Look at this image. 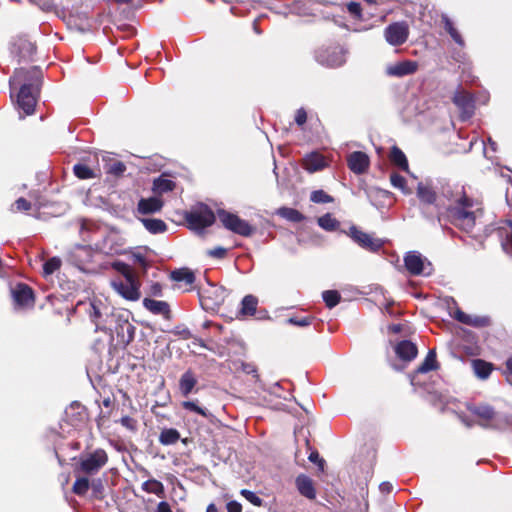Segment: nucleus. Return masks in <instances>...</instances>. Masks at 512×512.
<instances>
[{"instance_id":"c756f323","label":"nucleus","mask_w":512,"mask_h":512,"mask_svg":"<svg viewBox=\"0 0 512 512\" xmlns=\"http://www.w3.org/2000/svg\"><path fill=\"white\" fill-rule=\"evenodd\" d=\"M472 367L476 376L480 379H487L493 370L491 363L481 359L472 361Z\"/></svg>"},{"instance_id":"49530a36","label":"nucleus","mask_w":512,"mask_h":512,"mask_svg":"<svg viewBox=\"0 0 512 512\" xmlns=\"http://www.w3.org/2000/svg\"><path fill=\"white\" fill-rule=\"evenodd\" d=\"M182 407L186 410H189V411H192V412H195L203 417H208L210 415V413L208 412V410H206L205 408H202L200 406L197 405L196 402L194 401H184L182 403Z\"/></svg>"},{"instance_id":"de8ad7c7","label":"nucleus","mask_w":512,"mask_h":512,"mask_svg":"<svg viewBox=\"0 0 512 512\" xmlns=\"http://www.w3.org/2000/svg\"><path fill=\"white\" fill-rule=\"evenodd\" d=\"M310 200L314 203H330L333 199L323 190H315L311 193Z\"/></svg>"},{"instance_id":"6ab92c4d","label":"nucleus","mask_w":512,"mask_h":512,"mask_svg":"<svg viewBox=\"0 0 512 512\" xmlns=\"http://www.w3.org/2000/svg\"><path fill=\"white\" fill-rule=\"evenodd\" d=\"M348 167L356 174L364 173L369 166L368 156L361 151H355L348 156Z\"/></svg>"},{"instance_id":"5701e85b","label":"nucleus","mask_w":512,"mask_h":512,"mask_svg":"<svg viewBox=\"0 0 512 512\" xmlns=\"http://www.w3.org/2000/svg\"><path fill=\"white\" fill-rule=\"evenodd\" d=\"M395 353L400 359L404 361H411L417 356L418 349L413 342L403 340L395 346Z\"/></svg>"},{"instance_id":"bf43d9fd","label":"nucleus","mask_w":512,"mask_h":512,"mask_svg":"<svg viewBox=\"0 0 512 512\" xmlns=\"http://www.w3.org/2000/svg\"><path fill=\"white\" fill-rule=\"evenodd\" d=\"M162 285L158 282L156 283H153L150 287H149V294L151 296H156V297H161L162 296Z\"/></svg>"},{"instance_id":"0e129e2a","label":"nucleus","mask_w":512,"mask_h":512,"mask_svg":"<svg viewBox=\"0 0 512 512\" xmlns=\"http://www.w3.org/2000/svg\"><path fill=\"white\" fill-rule=\"evenodd\" d=\"M90 486L92 487L93 489V492L97 495V494H100L103 490V484H102V481L101 479H96V480H93L90 484Z\"/></svg>"},{"instance_id":"680f3d73","label":"nucleus","mask_w":512,"mask_h":512,"mask_svg":"<svg viewBox=\"0 0 512 512\" xmlns=\"http://www.w3.org/2000/svg\"><path fill=\"white\" fill-rule=\"evenodd\" d=\"M242 370L246 374H252L257 377V369H256L255 365H253L251 363H243Z\"/></svg>"},{"instance_id":"774afa93","label":"nucleus","mask_w":512,"mask_h":512,"mask_svg":"<svg viewBox=\"0 0 512 512\" xmlns=\"http://www.w3.org/2000/svg\"><path fill=\"white\" fill-rule=\"evenodd\" d=\"M504 374L508 379L512 378V357L508 358L505 363Z\"/></svg>"},{"instance_id":"4c0bfd02","label":"nucleus","mask_w":512,"mask_h":512,"mask_svg":"<svg viewBox=\"0 0 512 512\" xmlns=\"http://www.w3.org/2000/svg\"><path fill=\"white\" fill-rule=\"evenodd\" d=\"M277 214L282 218L295 223L301 222L304 219V216L298 210L288 207L279 208L277 210Z\"/></svg>"},{"instance_id":"c85d7f7f","label":"nucleus","mask_w":512,"mask_h":512,"mask_svg":"<svg viewBox=\"0 0 512 512\" xmlns=\"http://www.w3.org/2000/svg\"><path fill=\"white\" fill-rule=\"evenodd\" d=\"M502 239L503 250L512 256V219L505 221V226L499 229Z\"/></svg>"},{"instance_id":"c03bdc74","label":"nucleus","mask_w":512,"mask_h":512,"mask_svg":"<svg viewBox=\"0 0 512 512\" xmlns=\"http://www.w3.org/2000/svg\"><path fill=\"white\" fill-rule=\"evenodd\" d=\"M95 229V225L92 222H89L87 220H81L80 221V235L84 242L91 241L90 234Z\"/></svg>"},{"instance_id":"1a4fd4ad","label":"nucleus","mask_w":512,"mask_h":512,"mask_svg":"<svg viewBox=\"0 0 512 512\" xmlns=\"http://www.w3.org/2000/svg\"><path fill=\"white\" fill-rule=\"evenodd\" d=\"M453 103L460 111V118L467 120L471 118L475 111V100L471 93L468 91L458 88L452 98Z\"/></svg>"},{"instance_id":"09e8293b","label":"nucleus","mask_w":512,"mask_h":512,"mask_svg":"<svg viewBox=\"0 0 512 512\" xmlns=\"http://www.w3.org/2000/svg\"><path fill=\"white\" fill-rule=\"evenodd\" d=\"M313 317L311 316H305V317H289L287 320H286V323L290 324V325H294V326H299V327H306V326H309L311 325L312 321H313Z\"/></svg>"},{"instance_id":"13d9d810","label":"nucleus","mask_w":512,"mask_h":512,"mask_svg":"<svg viewBox=\"0 0 512 512\" xmlns=\"http://www.w3.org/2000/svg\"><path fill=\"white\" fill-rule=\"evenodd\" d=\"M120 423L122 424V426L130 429V430H135L136 429V421L129 417V416H124L120 419Z\"/></svg>"},{"instance_id":"338daca9","label":"nucleus","mask_w":512,"mask_h":512,"mask_svg":"<svg viewBox=\"0 0 512 512\" xmlns=\"http://www.w3.org/2000/svg\"><path fill=\"white\" fill-rule=\"evenodd\" d=\"M121 329L122 331H126L128 336H129V339H132L133 338V335H134V327L128 322V321H125L123 325H121Z\"/></svg>"},{"instance_id":"a211bd4d","label":"nucleus","mask_w":512,"mask_h":512,"mask_svg":"<svg viewBox=\"0 0 512 512\" xmlns=\"http://www.w3.org/2000/svg\"><path fill=\"white\" fill-rule=\"evenodd\" d=\"M143 306L154 315H161L167 320L171 318L170 306L166 301L154 300L147 297L143 299Z\"/></svg>"},{"instance_id":"f8f14e48","label":"nucleus","mask_w":512,"mask_h":512,"mask_svg":"<svg viewBox=\"0 0 512 512\" xmlns=\"http://www.w3.org/2000/svg\"><path fill=\"white\" fill-rule=\"evenodd\" d=\"M14 305L18 308H30L34 305L33 290L26 284H18L11 290Z\"/></svg>"},{"instance_id":"a18cd8bd","label":"nucleus","mask_w":512,"mask_h":512,"mask_svg":"<svg viewBox=\"0 0 512 512\" xmlns=\"http://www.w3.org/2000/svg\"><path fill=\"white\" fill-rule=\"evenodd\" d=\"M61 266V261L57 257L50 258L43 265V272L45 276H49L57 271Z\"/></svg>"},{"instance_id":"72a5a7b5","label":"nucleus","mask_w":512,"mask_h":512,"mask_svg":"<svg viewBox=\"0 0 512 512\" xmlns=\"http://www.w3.org/2000/svg\"><path fill=\"white\" fill-rule=\"evenodd\" d=\"M144 227L152 234L163 233L167 229V225L164 221L154 218L142 219Z\"/></svg>"},{"instance_id":"393cba45","label":"nucleus","mask_w":512,"mask_h":512,"mask_svg":"<svg viewBox=\"0 0 512 512\" xmlns=\"http://www.w3.org/2000/svg\"><path fill=\"white\" fill-rule=\"evenodd\" d=\"M91 258L92 249L89 245H76L71 253V259L78 267H82V265L89 263Z\"/></svg>"},{"instance_id":"aec40b11","label":"nucleus","mask_w":512,"mask_h":512,"mask_svg":"<svg viewBox=\"0 0 512 512\" xmlns=\"http://www.w3.org/2000/svg\"><path fill=\"white\" fill-rule=\"evenodd\" d=\"M437 369V361H436V353L434 350H430L423 362L417 368V370L410 376V382L413 386L417 385L419 382L417 377L419 374H424L429 371Z\"/></svg>"},{"instance_id":"423d86ee","label":"nucleus","mask_w":512,"mask_h":512,"mask_svg":"<svg viewBox=\"0 0 512 512\" xmlns=\"http://www.w3.org/2000/svg\"><path fill=\"white\" fill-rule=\"evenodd\" d=\"M217 216L227 230L238 235L249 237L255 230L247 221L226 210L218 209Z\"/></svg>"},{"instance_id":"4be33fe9","label":"nucleus","mask_w":512,"mask_h":512,"mask_svg":"<svg viewBox=\"0 0 512 512\" xmlns=\"http://www.w3.org/2000/svg\"><path fill=\"white\" fill-rule=\"evenodd\" d=\"M176 183L171 179L167 173H162L159 177L153 180L152 191L154 194L161 196L164 193L173 191Z\"/></svg>"},{"instance_id":"2eb2a0df","label":"nucleus","mask_w":512,"mask_h":512,"mask_svg":"<svg viewBox=\"0 0 512 512\" xmlns=\"http://www.w3.org/2000/svg\"><path fill=\"white\" fill-rule=\"evenodd\" d=\"M417 197L423 205H434L438 213L442 212L445 205L438 201L437 194L429 183L420 182L417 185Z\"/></svg>"},{"instance_id":"473e14b6","label":"nucleus","mask_w":512,"mask_h":512,"mask_svg":"<svg viewBox=\"0 0 512 512\" xmlns=\"http://www.w3.org/2000/svg\"><path fill=\"white\" fill-rule=\"evenodd\" d=\"M442 21L444 24L445 31L451 36V38L455 41L456 44H458L460 47H464L465 42L462 38L459 31L454 27L452 21L447 15L442 16Z\"/></svg>"},{"instance_id":"39448f33","label":"nucleus","mask_w":512,"mask_h":512,"mask_svg":"<svg viewBox=\"0 0 512 512\" xmlns=\"http://www.w3.org/2000/svg\"><path fill=\"white\" fill-rule=\"evenodd\" d=\"M108 463V454L102 448L84 452L79 456L74 472L86 476L97 474Z\"/></svg>"},{"instance_id":"f257e3e1","label":"nucleus","mask_w":512,"mask_h":512,"mask_svg":"<svg viewBox=\"0 0 512 512\" xmlns=\"http://www.w3.org/2000/svg\"><path fill=\"white\" fill-rule=\"evenodd\" d=\"M41 79L42 71L36 66L16 69L10 78V87H19L17 105L24 115H31L35 111Z\"/></svg>"},{"instance_id":"ddd939ff","label":"nucleus","mask_w":512,"mask_h":512,"mask_svg":"<svg viewBox=\"0 0 512 512\" xmlns=\"http://www.w3.org/2000/svg\"><path fill=\"white\" fill-rule=\"evenodd\" d=\"M349 235L359 246L372 252L379 250L383 245L380 239L373 238L355 226L350 228Z\"/></svg>"},{"instance_id":"3c124183","label":"nucleus","mask_w":512,"mask_h":512,"mask_svg":"<svg viewBox=\"0 0 512 512\" xmlns=\"http://www.w3.org/2000/svg\"><path fill=\"white\" fill-rule=\"evenodd\" d=\"M132 259L135 263L139 264L144 270H146L149 266V262L146 258V255L140 250L132 252Z\"/></svg>"},{"instance_id":"ea45409f","label":"nucleus","mask_w":512,"mask_h":512,"mask_svg":"<svg viewBox=\"0 0 512 512\" xmlns=\"http://www.w3.org/2000/svg\"><path fill=\"white\" fill-rule=\"evenodd\" d=\"M390 182L394 188L399 189L403 194L410 195L412 193V191L407 187L406 179L403 176L397 173H392L390 175Z\"/></svg>"},{"instance_id":"c9c22d12","label":"nucleus","mask_w":512,"mask_h":512,"mask_svg":"<svg viewBox=\"0 0 512 512\" xmlns=\"http://www.w3.org/2000/svg\"><path fill=\"white\" fill-rule=\"evenodd\" d=\"M141 488L146 493L155 494L159 497L164 496V485L156 479H149L145 481Z\"/></svg>"},{"instance_id":"7c9ffc66","label":"nucleus","mask_w":512,"mask_h":512,"mask_svg":"<svg viewBox=\"0 0 512 512\" xmlns=\"http://www.w3.org/2000/svg\"><path fill=\"white\" fill-rule=\"evenodd\" d=\"M171 279L175 282H184L191 285L195 281L194 273L188 268H180L171 272Z\"/></svg>"},{"instance_id":"a878e982","label":"nucleus","mask_w":512,"mask_h":512,"mask_svg":"<svg viewBox=\"0 0 512 512\" xmlns=\"http://www.w3.org/2000/svg\"><path fill=\"white\" fill-rule=\"evenodd\" d=\"M115 235L109 234L106 236L101 243H96L95 247L98 251L107 254V255H113V254H119L122 251V248L120 245H117L115 242Z\"/></svg>"},{"instance_id":"2f4dec72","label":"nucleus","mask_w":512,"mask_h":512,"mask_svg":"<svg viewBox=\"0 0 512 512\" xmlns=\"http://www.w3.org/2000/svg\"><path fill=\"white\" fill-rule=\"evenodd\" d=\"M258 299L253 295H246L241 301L240 314L243 316H253L256 312Z\"/></svg>"},{"instance_id":"b1692460","label":"nucleus","mask_w":512,"mask_h":512,"mask_svg":"<svg viewBox=\"0 0 512 512\" xmlns=\"http://www.w3.org/2000/svg\"><path fill=\"white\" fill-rule=\"evenodd\" d=\"M295 484H296V487H297L299 493L302 496H304L308 499H311V500L316 497L314 483L310 477H308L304 474H301V475L297 476V478L295 480Z\"/></svg>"},{"instance_id":"20e7f679","label":"nucleus","mask_w":512,"mask_h":512,"mask_svg":"<svg viewBox=\"0 0 512 512\" xmlns=\"http://www.w3.org/2000/svg\"><path fill=\"white\" fill-rule=\"evenodd\" d=\"M468 410L477 418L476 424L484 429L504 430L510 425L509 417L489 404L470 405Z\"/></svg>"},{"instance_id":"79ce46f5","label":"nucleus","mask_w":512,"mask_h":512,"mask_svg":"<svg viewBox=\"0 0 512 512\" xmlns=\"http://www.w3.org/2000/svg\"><path fill=\"white\" fill-rule=\"evenodd\" d=\"M73 170H74V174L79 179H91V178L96 177L94 170H92L87 165L82 164V163L74 165Z\"/></svg>"},{"instance_id":"052dcab7","label":"nucleus","mask_w":512,"mask_h":512,"mask_svg":"<svg viewBox=\"0 0 512 512\" xmlns=\"http://www.w3.org/2000/svg\"><path fill=\"white\" fill-rule=\"evenodd\" d=\"M228 512H242V506L237 501H230L227 503Z\"/></svg>"},{"instance_id":"a19ab883","label":"nucleus","mask_w":512,"mask_h":512,"mask_svg":"<svg viewBox=\"0 0 512 512\" xmlns=\"http://www.w3.org/2000/svg\"><path fill=\"white\" fill-rule=\"evenodd\" d=\"M318 225L326 231H334L338 228L339 222L327 213L318 219Z\"/></svg>"},{"instance_id":"f3484780","label":"nucleus","mask_w":512,"mask_h":512,"mask_svg":"<svg viewBox=\"0 0 512 512\" xmlns=\"http://www.w3.org/2000/svg\"><path fill=\"white\" fill-rule=\"evenodd\" d=\"M88 313L97 330L106 328L107 320L104 319V316L108 317L107 307H105L100 300H94L90 303Z\"/></svg>"},{"instance_id":"cd10ccee","label":"nucleus","mask_w":512,"mask_h":512,"mask_svg":"<svg viewBox=\"0 0 512 512\" xmlns=\"http://www.w3.org/2000/svg\"><path fill=\"white\" fill-rule=\"evenodd\" d=\"M196 384L197 379L193 372L191 370L186 371L182 374L179 381V389L181 394L187 397L192 392Z\"/></svg>"},{"instance_id":"6e6552de","label":"nucleus","mask_w":512,"mask_h":512,"mask_svg":"<svg viewBox=\"0 0 512 512\" xmlns=\"http://www.w3.org/2000/svg\"><path fill=\"white\" fill-rule=\"evenodd\" d=\"M346 51L340 46H330L320 48L315 53V59L318 63L327 67H339L346 61Z\"/></svg>"},{"instance_id":"dca6fc26","label":"nucleus","mask_w":512,"mask_h":512,"mask_svg":"<svg viewBox=\"0 0 512 512\" xmlns=\"http://www.w3.org/2000/svg\"><path fill=\"white\" fill-rule=\"evenodd\" d=\"M450 315L454 317L457 321L473 327H486L490 324L489 317L469 315L461 311L458 307H455L453 311H450Z\"/></svg>"},{"instance_id":"864d4df0","label":"nucleus","mask_w":512,"mask_h":512,"mask_svg":"<svg viewBox=\"0 0 512 512\" xmlns=\"http://www.w3.org/2000/svg\"><path fill=\"white\" fill-rule=\"evenodd\" d=\"M307 121V113L304 108H300L296 111L295 122L297 125L302 126Z\"/></svg>"},{"instance_id":"8fccbe9b","label":"nucleus","mask_w":512,"mask_h":512,"mask_svg":"<svg viewBox=\"0 0 512 512\" xmlns=\"http://www.w3.org/2000/svg\"><path fill=\"white\" fill-rule=\"evenodd\" d=\"M240 494L250 503H252L255 506H262L263 500L257 496L253 491H250L248 489H242L240 491Z\"/></svg>"},{"instance_id":"7ed1b4c3","label":"nucleus","mask_w":512,"mask_h":512,"mask_svg":"<svg viewBox=\"0 0 512 512\" xmlns=\"http://www.w3.org/2000/svg\"><path fill=\"white\" fill-rule=\"evenodd\" d=\"M112 268L121 275L111 280L113 290L125 300L138 301L141 298V282L133 268L121 261L113 262Z\"/></svg>"},{"instance_id":"4468645a","label":"nucleus","mask_w":512,"mask_h":512,"mask_svg":"<svg viewBox=\"0 0 512 512\" xmlns=\"http://www.w3.org/2000/svg\"><path fill=\"white\" fill-rule=\"evenodd\" d=\"M418 63L413 60H404L386 66L385 73L390 77H404L414 74L418 70Z\"/></svg>"},{"instance_id":"6e6d98bb","label":"nucleus","mask_w":512,"mask_h":512,"mask_svg":"<svg viewBox=\"0 0 512 512\" xmlns=\"http://www.w3.org/2000/svg\"><path fill=\"white\" fill-rule=\"evenodd\" d=\"M227 250L223 247H215L208 251V255L214 258L222 259L225 257Z\"/></svg>"},{"instance_id":"5fc2aeb1","label":"nucleus","mask_w":512,"mask_h":512,"mask_svg":"<svg viewBox=\"0 0 512 512\" xmlns=\"http://www.w3.org/2000/svg\"><path fill=\"white\" fill-rule=\"evenodd\" d=\"M15 207L18 211H28L31 208V203L21 197L15 201Z\"/></svg>"},{"instance_id":"f704fd0d","label":"nucleus","mask_w":512,"mask_h":512,"mask_svg":"<svg viewBox=\"0 0 512 512\" xmlns=\"http://www.w3.org/2000/svg\"><path fill=\"white\" fill-rule=\"evenodd\" d=\"M180 440V433L174 428H165L159 435V442L162 445H172Z\"/></svg>"},{"instance_id":"58836bf2","label":"nucleus","mask_w":512,"mask_h":512,"mask_svg":"<svg viewBox=\"0 0 512 512\" xmlns=\"http://www.w3.org/2000/svg\"><path fill=\"white\" fill-rule=\"evenodd\" d=\"M90 484L91 482L89 481L88 477H78L73 484L72 491L76 495L83 496L88 492Z\"/></svg>"},{"instance_id":"bb28decb","label":"nucleus","mask_w":512,"mask_h":512,"mask_svg":"<svg viewBox=\"0 0 512 512\" xmlns=\"http://www.w3.org/2000/svg\"><path fill=\"white\" fill-rule=\"evenodd\" d=\"M325 159L319 153H311L304 158L303 167L310 173L319 171L325 167Z\"/></svg>"},{"instance_id":"9b49d317","label":"nucleus","mask_w":512,"mask_h":512,"mask_svg":"<svg viewBox=\"0 0 512 512\" xmlns=\"http://www.w3.org/2000/svg\"><path fill=\"white\" fill-rule=\"evenodd\" d=\"M409 36V28L405 22H395L384 30L386 41L392 46H399L405 43Z\"/></svg>"},{"instance_id":"e433bc0d","label":"nucleus","mask_w":512,"mask_h":512,"mask_svg":"<svg viewBox=\"0 0 512 512\" xmlns=\"http://www.w3.org/2000/svg\"><path fill=\"white\" fill-rule=\"evenodd\" d=\"M391 161L400 169L408 172V161L405 154L396 146H394L390 153Z\"/></svg>"},{"instance_id":"4d7b16f0","label":"nucleus","mask_w":512,"mask_h":512,"mask_svg":"<svg viewBox=\"0 0 512 512\" xmlns=\"http://www.w3.org/2000/svg\"><path fill=\"white\" fill-rule=\"evenodd\" d=\"M347 9L349 11V13L355 17H360L361 16V6L359 3H356V2H350L348 5H347Z\"/></svg>"},{"instance_id":"9d476101","label":"nucleus","mask_w":512,"mask_h":512,"mask_svg":"<svg viewBox=\"0 0 512 512\" xmlns=\"http://www.w3.org/2000/svg\"><path fill=\"white\" fill-rule=\"evenodd\" d=\"M404 263L406 269L413 275H429L432 270L430 262L425 263V259L416 251L408 252L404 257Z\"/></svg>"},{"instance_id":"412c9836","label":"nucleus","mask_w":512,"mask_h":512,"mask_svg":"<svg viewBox=\"0 0 512 512\" xmlns=\"http://www.w3.org/2000/svg\"><path fill=\"white\" fill-rule=\"evenodd\" d=\"M163 200L155 194L152 197L142 198L138 202V212L140 214H153L159 212L163 207Z\"/></svg>"},{"instance_id":"0eeeda50","label":"nucleus","mask_w":512,"mask_h":512,"mask_svg":"<svg viewBox=\"0 0 512 512\" xmlns=\"http://www.w3.org/2000/svg\"><path fill=\"white\" fill-rule=\"evenodd\" d=\"M190 228L194 230H203L211 226L215 221V214L205 204H200L185 215Z\"/></svg>"},{"instance_id":"37998d69","label":"nucleus","mask_w":512,"mask_h":512,"mask_svg":"<svg viewBox=\"0 0 512 512\" xmlns=\"http://www.w3.org/2000/svg\"><path fill=\"white\" fill-rule=\"evenodd\" d=\"M323 300L328 308L335 307L341 299V296L336 290H327L322 293Z\"/></svg>"},{"instance_id":"f03ea898","label":"nucleus","mask_w":512,"mask_h":512,"mask_svg":"<svg viewBox=\"0 0 512 512\" xmlns=\"http://www.w3.org/2000/svg\"><path fill=\"white\" fill-rule=\"evenodd\" d=\"M443 193L451 202L443 208L447 210L450 222L465 232H471L476 225V219L481 214L480 209H474V202L462 190H458L454 195L448 188Z\"/></svg>"},{"instance_id":"603ef678","label":"nucleus","mask_w":512,"mask_h":512,"mask_svg":"<svg viewBox=\"0 0 512 512\" xmlns=\"http://www.w3.org/2000/svg\"><path fill=\"white\" fill-rule=\"evenodd\" d=\"M126 170V166L122 163V162H115L113 163L109 169H108V172L109 173H112V174H115V175H120L122 174L124 171Z\"/></svg>"},{"instance_id":"69168bd1","label":"nucleus","mask_w":512,"mask_h":512,"mask_svg":"<svg viewBox=\"0 0 512 512\" xmlns=\"http://www.w3.org/2000/svg\"><path fill=\"white\" fill-rule=\"evenodd\" d=\"M308 459L313 463H317L321 468H323L324 460L320 458L317 452H312Z\"/></svg>"},{"instance_id":"e2e57ef3","label":"nucleus","mask_w":512,"mask_h":512,"mask_svg":"<svg viewBox=\"0 0 512 512\" xmlns=\"http://www.w3.org/2000/svg\"><path fill=\"white\" fill-rule=\"evenodd\" d=\"M154 512H172L171 506L166 501H161L158 503Z\"/></svg>"}]
</instances>
